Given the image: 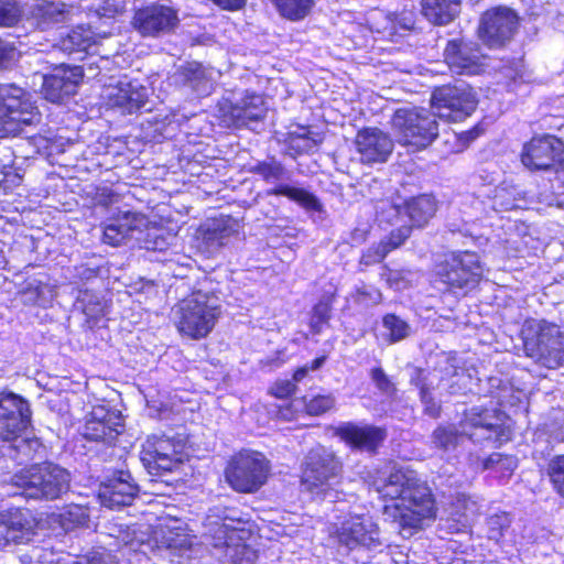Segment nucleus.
Instances as JSON below:
<instances>
[{
    "instance_id": "nucleus-3",
    "label": "nucleus",
    "mask_w": 564,
    "mask_h": 564,
    "mask_svg": "<svg viewBox=\"0 0 564 564\" xmlns=\"http://www.w3.org/2000/svg\"><path fill=\"white\" fill-rule=\"evenodd\" d=\"M525 355L535 362L556 369L564 364V329L546 319H527L521 329Z\"/></svg>"
},
{
    "instance_id": "nucleus-61",
    "label": "nucleus",
    "mask_w": 564,
    "mask_h": 564,
    "mask_svg": "<svg viewBox=\"0 0 564 564\" xmlns=\"http://www.w3.org/2000/svg\"><path fill=\"white\" fill-rule=\"evenodd\" d=\"M296 386L294 382L290 380H282L275 382V384L271 388V392L279 399H285L294 393Z\"/></svg>"
},
{
    "instance_id": "nucleus-15",
    "label": "nucleus",
    "mask_w": 564,
    "mask_h": 564,
    "mask_svg": "<svg viewBox=\"0 0 564 564\" xmlns=\"http://www.w3.org/2000/svg\"><path fill=\"white\" fill-rule=\"evenodd\" d=\"M462 434L473 442L490 441L501 444L509 438V431L502 427L496 410L473 406L464 412L459 423Z\"/></svg>"
},
{
    "instance_id": "nucleus-41",
    "label": "nucleus",
    "mask_w": 564,
    "mask_h": 564,
    "mask_svg": "<svg viewBox=\"0 0 564 564\" xmlns=\"http://www.w3.org/2000/svg\"><path fill=\"white\" fill-rule=\"evenodd\" d=\"M463 435L454 425H440L432 433V443L436 448L452 451L458 446Z\"/></svg>"
},
{
    "instance_id": "nucleus-4",
    "label": "nucleus",
    "mask_w": 564,
    "mask_h": 564,
    "mask_svg": "<svg viewBox=\"0 0 564 564\" xmlns=\"http://www.w3.org/2000/svg\"><path fill=\"white\" fill-rule=\"evenodd\" d=\"M12 479L21 489L19 495L26 499L55 500L70 487L68 470L48 462L32 465L14 475Z\"/></svg>"
},
{
    "instance_id": "nucleus-47",
    "label": "nucleus",
    "mask_w": 564,
    "mask_h": 564,
    "mask_svg": "<svg viewBox=\"0 0 564 564\" xmlns=\"http://www.w3.org/2000/svg\"><path fill=\"white\" fill-rule=\"evenodd\" d=\"M52 290L50 285L42 282H31L22 292L23 302L44 305L47 302V295L51 296Z\"/></svg>"
},
{
    "instance_id": "nucleus-32",
    "label": "nucleus",
    "mask_w": 564,
    "mask_h": 564,
    "mask_svg": "<svg viewBox=\"0 0 564 564\" xmlns=\"http://www.w3.org/2000/svg\"><path fill=\"white\" fill-rule=\"evenodd\" d=\"M69 13L63 2L41 1L31 7L28 19L36 28L45 30L52 24L67 21Z\"/></svg>"
},
{
    "instance_id": "nucleus-8",
    "label": "nucleus",
    "mask_w": 564,
    "mask_h": 564,
    "mask_svg": "<svg viewBox=\"0 0 564 564\" xmlns=\"http://www.w3.org/2000/svg\"><path fill=\"white\" fill-rule=\"evenodd\" d=\"M41 113L28 94L15 85H0V138L15 135L39 123Z\"/></svg>"
},
{
    "instance_id": "nucleus-50",
    "label": "nucleus",
    "mask_w": 564,
    "mask_h": 564,
    "mask_svg": "<svg viewBox=\"0 0 564 564\" xmlns=\"http://www.w3.org/2000/svg\"><path fill=\"white\" fill-rule=\"evenodd\" d=\"M332 306L328 300L319 301L313 308L311 328L315 334L322 332L324 324L330 318Z\"/></svg>"
},
{
    "instance_id": "nucleus-25",
    "label": "nucleus",
    "mask_w": 564,
    "mask_h": 564,
    "mask_svg": "<svg viewBox=\"0 0 564 564\" xmlns=\"http://www.w3.org/2000/svg\"><path fill=\"white\" fill-rule=\"evenodd\" d=\"M355 144L365 164L382 163L393 150L392 139L377 128H366L356 135Z\"/></svg>"
},
{
    "instance_id": "nucleus-21",
    "label": "nucleus",
    "mask_w": 564,
    "mask_h": 564,
    "mask_svg": "<svg viewBox=\"0 0 564 564\" xmlns=\"http://www.w3.org/2000/svg\"><path fill=\"white\" fill-rule=\"evenodd\" d=\"M484 55L477 43L455 39L447 42L444 59L453 73L475 75L481 70Z\"/></svg>"
},
{
    "instance_id": "nucleus-58",
    "label": "nucleus",
    "mask_w": 564,
    "mask_h": 564,
    "mask_svg": "<svg viewBox=\"0 0 564 564\" xmlns=\"http://www.w3.org/2000/svg\"><path fill=\"white\" fill-rule=\"evenodd\" d=\"M13 43L0 39V69L6 68L15 57Z\"/></svg>"
},
{
    "instance_id": "nucleus-7",
    "label": "nucleus",
    "mask_w": 564,
    "mask_h": 564,
    "mask_svg": "<svg viewBox=\"0 0 564 564\" xmlns=\"http://www.w3.org/2000/svg\"><path fill=\"white\" fill-rule=\"evenodd\" d=\"M479 256L470 251L452 252L436 267L437 280L453 292L466 295L482 278Z\"/></svg>"
},
{
    "instance_id": "nucleus-31",
    "label": "nucleus",
    "mask_w": 564,
    "mask_h": 564,
    "mask_svg": "<svg viewBox=\"0 0 564 564\" xmlns=\"http://www.w3.org/2000/svg\"><path fill=\"white\" fill-rule=\"evenodd\" d=\"M445 366L440 371L442 372V381H447V392L452 395L467 394L473 391L475 386L474 378L470 372L457 366L455 356L446 355Z\"/></svg>"
},
{
    "instance_id": "nucleus-38",
    "label": "nucleus",
    "mask_w": 564,
    "mask_h": 564,
    "mask_svg": "<svg viewBox=\"0 0 564 564\" xmlns=\"http://www.w3.org/2000/svg\"><path fill=\"white\" fill-rule=\"evenodd\" d=\"M123 541L132 551L148 555L151 552H156L158 531L154 532L153 536H150L148 532L138 528H129Z\"/></svg>"
},
{
    "instance_id": "nucleus-17",
    "label": "nucleus",
    "mask_w": 564,
    "mask_h": 564,
    "mask_svg": "<svg viewBox=\"0 0 564 564\" xmlns=\"http://www.w3.org/2000/svg\"><path fill=\"white\" fill-rule=\"evenodd\" d=\"M180 23L177 11L153 3L135 11L132 25L142 35L156 37L173 32Z\"/></svg>"
},
{
    "instance_id": "nucleus-46",
    "label": "nucleus",
    "mask_w": 564,
    "mask_h": 564,
    "mask_svg": "<svg viewBox=\"0 0 564 564\" xmlns=\"http://www.w3.org/2000/svg\"><path fill=\"white\" fill-rule=\"evenodd\" d=\"M22 7L15 0H0V26L15 25L22 18Z\"/></svg>"
},
{
    "instance_id": "nucleus-12",
    "label": "nucleus",
    "mask_w": 564,
    "mask_h": 564,
    "mask_svg": "<svg viewBox=\"0 0 564 564\" xmlns=\"http://www.w3.org/2000/svg\"><path fill=\"white\" fill-rule=\"evenodd\" d=\"M431 100L436 117L453 122L470 116L477 106L475 94L466 85L438 87Z\"/></svg>"
},
{
    "instance_id": "nucleus-62",
    "label": "nucleus",
    "mask_w": 564,
    "mask_h": 564,
    "mask_svg": "<svg viewBox=\"0 0 564 564\" xmlns=\"http://www.w3.org/2000/svg\"><path fill=\"white\" fill-rule=\"evenodd\" d=\"M95 197L98 204L108 206L115 203L119 195H117L112 189L104 187L97 189Z\"/></svg>"
},
{
    "instance_id": "nucleus-10",
    "label": "nucleus",
    "mask_w": 564,
    "mask_h": 564,
    "mask_svg": "<svg viewBox=\"0 0 564 564\" xmlns=\"http://www.w3.org/2000/svg\"><path fill=\"white\" fill-rule=\"evenodd\" d=\"M270 471L269 460L263 454L242 451L228 464L225 477L229 486L238 492H256L267 481Z\"/></svg>"
},
{
    "instance_id": "nucleus-23",
    "label": "nucleus",
    "mask_w": 564,
    "mask_h": 564,
    "mask_svg": "<svg viewBox=\"0 0 564 564\" xmlns=\"http://www.w3.org/2000/svg\"><path fill=\"white\" fill-rule=\"evenodd\" d=\"M122 426L119 411L96 406L83 427V435L89 441L111 443L121 433Z\"/></svg>"
},
{
    "instance_id": "nucleus-37",
    "label": "nucleus",
    "mask_w": 564,
    "mask_h": 564,
    "mask_svg": "<svg viewBox=\"0 0 564 564\" xmlns=\"http://www.w3.org/2000/svg\"><path fill=\"white\" fill-rule=\"evenodd\" d=\"M95 44V35L90 29L77 26L62 40V50L69 54L86 52Z\"/></svg>"
},
{
    "instance_id": "nucleus-45",
    "label": "nucleus",
    "mask_w": 564,
    "mask_h": 564,
    "mask_svg": "<svg viewBox=\"0 0 564 564\" xmlns=\"http://www.w3.org/2000/svg\"><path fill=\"white\" fill-rule=\"evenodd\" d=\"M421 375L422 372L417 371V377L413 378L412 381L420 389V397L424 405V413L436 419L441 414V404L434 400L430 384L425 381V378L421 377Z\"/></svg>"
},
{
    "instance_id": "nucleus-42",
    "label": "nucleus",
    "mask_w": 564,
    "mask_h": 564,
    "mask_svg": "<svg viewBox=\"0 0 564 564\" xmlns=\"http://www.w3.org/2000/svg\"><path fill=\"white\" fill-rule=\"evenodd\" d=\"M250 172L262 177L267 183H275L285 178L286 170L275 159L258 162L250 169Z\"/></svg>"
},
{
    "instance_id": "nucleus-1",
    "label": "nucleus",
    "mask_w": 564,
    "mask_h": 564,
    "mask_svg": "<svg viewBox=\"0 0 564 564\" xmlns=\"http://www.w3.org/2000/svg\"><path fill=\"white\" fill-rule=\"evenodd\" d=\"M372 486L383 499L392 501L384 506L383 514L399 523L402 534L411 535L425 520L435 517L436 507L432 491L414 470L394 469L387 479L375 481Z\"/></svg>"
},
{
    "instance_id": "nucleus-22",
    "label": "nucleus",
    "mask_w": 564,
    "mask_h": 564,
    "mask_svg": "<svg viewBox=\"0 0 564 564\" xmlns=\"http://www.w3.org/2000/svg\"><path fill=\"white\" fill-rule=\"evenodd\" d=\"M82 79V67L61 65L43 77L42 94L46 100L61 104L76 94Z\"/></svg>"
},
{
    "instance_id": "nucleus-29",
    "label": "nucleus",
    "mask_w": 564,
    "mask_h": 564,
    "mask_svg": "<svg viewBox=\"0 0 564 564\" xmlns=\"http://www.w3.org/2000/svg\"><path fill=\"white\" fill-rule=\"evenodd\" d=\"M436 200L429 195L413 197L405 202L403 206L394 204L388 205V221H392V217L405 214L412 221V226L423 227L435 215Z\"/></svg>"
},
{
    "instance_id": "nucleus-30",
    "label": "nucleus",
    "mask_w": 564,
    "mask_h": 564,
    "mask_svg": "<svg viewBox=\"0 0 564 564\" xmlns=\"http://www.w3.org/2000/svg\"><path fill=\"white\" fill-rule=\"evenodd\" d=\"M35 519L22 511L0 520V543H26L35 534Z\"/></svg>"
},
{
    "instance_id": "nucleus-6",
    "label": "nucleus",
    "mask_w": 564,
    "mask_h": 564,
    "mask_svg": "<svg viewBox=\"0 0 564 564\" xmlns=\"http://www.w3.org/2000/svg\"><path fill=\"white\" fill-rule=\"evenodd\" d=\"M398 141L413 151L429 147L438 134L436 115L425 108H401L392 117Z\"/></svg>"
},
{
    "instance_id": "nucleus-11",
    "label": "nucleus",
    "mask_w": 564,
    "mask_h": 564,
    "mask_svg": "<svg viewBox=\"0 0 564 564\" xmlns=\"http://www.w3.org/2000/svg\"><path fill=\"white\" fill-rule=\"evenodd\" d=\"M332 536L336 539L339 546L348 551L376 550L383 544L378 524L371 517L365 514H354L344 519L335 527Z\"/></svg>"
},
{
    "instance_id": "nucleus-48",
    "label": "nucleus",
    "mask_w": 564,
    "mask_h": 564,
    "mask_svg": "<svg viewBox=\"0 0 564 564\" xmlns=\"http://www.w3.org/2000/svg\"><path fill=\"white\" fill-rule=\"evenodd\" d=\"M383 326L389 332L391 343L402 340L409 335V325L394 314H388L383 317Z\"/></svg>"
},
{
    "instance_id": "nucleus-52",
    "label": "nucleus",
    "mask_w": 564,
    "mask_h": 564,
    "mask_svg": "<svg viewBox=\"0 0 564 564\" xmlns=\"http://www.w3.org/2000/svg\"><path fill=\"white\" fill-rule=\"evenodd\" d=\"M510 520L507 514H494L487 520V534L490 540L499 541L505 530L509 528Z\"/></svg>"
},
{
    "instance_id": "nucleus-16",
    "label": "nucleus",
    "mask_w": 564,
    "mask_h": 564,
    "mask_svg": "<svg viewBox=\"0 0 564 564\" xmlns=\"http://www.w3.org/2000/svg\"><path fill=\"white\" fill-rule=\"evenodd\" d=\"M32 411L24 398L10 393H0V440L10 442L31 424Z\"/></svg>"
},
{
    "instance_id": "nucleus-13",
    "label": "nucleus",
    "mask_w": 564,
    "mask_h": 564,
    "mask_svg": "<svg viewBox=\"0 0 564 564\" xmlns=\"http://www.w3.org/2000/svg\"><path fill=\"white\" fill-rule=\"evenodd\" d=\"M184 459V444L181 440L152 435L142 445L141 460L151 475L171 471Z\"/></svg>"
},
{
    "instance_id": "nucleus-57",
    "label": "nucleus",
    "mask_w": 564,
    "mask_h": 564,
    "mask_svg": "<svg viewBox=\"0 0 564 564\" xmlns=\"http://www.w3.org/2000/svg\"><path fill=\"white\" fill-rule=\"evenodd\" d=\"M74 564H117L110 554L104 552H91Z\"/></svg>"
},
{
    "instance_id": "nucleus-5",
    "label": "nucleus",
    "mask_w": 564,
    "mask_h": 564,
    "mask_svg": "<svg viewBox=\"0 0 564 564\" xmlns=\"http://www.w3.org/2000/svg\"><path fill=\"white\" fill-rule=\"evenodd\" d=\"M341 470V462L335 453L318 445L311 448L304 457L301 484L312 495L333 500L336 497L333 486L338 482Z\"/></svg>"
},
{
    "instance_id": "nucleus-14",
    "label": "nucleus",
    "mask_w": 564,
    "mask_h": 564,
    "mask_svg": "<svg viewBox=\"0 0 564 564\" xmlns=\"http://www.w3.org/2000/svg\"><path fill=\"white\" fill-rule=\"evenodd\" d=\"M519 26L517 13L508 7H496L485 11L480 18L478 35L491 48L509 43Z\"/></svg>"
},
{
    "instance_id": "nucleus-24",
    "label": "nucleus",
    "mask_w": 564,
    "mask_h": 564,
    "mask_svg": "<svg viewBox=\"0 0 564 564\" xmlns=\"http://www.w3.org/2000/svg\"><path fill=\"white\" fill-rule=\"evenodd\" d=\"M139 492L138 485L129 471H117L106 484L100 486L99 500L104 507L119 509L130 506Z\"/></svg>"
},
{
    "instance_id": "nucleus-49",
    "label": "nucleus",
    "mask_w": 564,
    "mask_h": 564,
    "mask_svg": "<svg viewBox=\"0 0 564 564\" xmlns=\"http://www.w3.org/2000/svg\"><path fill=\"white\" fill-rule=\"evenodd\" d=\"M547 474L554 488L564 497V455H557L550 460Z\"/></svg>"
},
{
    "instance_id": "nucleus-43",
    "label": "nucleus",
    "mask_w": 564,
    "mask_h": 564,
    "mask_svg": "<svg viewBox=\"0 0 564 564\" xmlns=\"http://www.w3.org/2000/svg\"><path fill=\"white\" fill-rule=\"evenodd\" d=\"M77 303L88 318L98 319L105 314V303L96 293L88 290L80 292Z\"/></svg>"
},
{
    "instance_id": "nucleus-35",
    "label": "nucleus",
    "mask_w": 564,
    "mask_h": 564,
    "mask_svg": "<svg viewBox=\"0 0 564 564\" xmlns=\"http://www.w3.org/2000/svg\"><path fill=\"white\" fill-rule=\"evenodd\" d=\"M158 536L156 552L163 557L182 555L191 545L187 534L174 532L170 529H160Z\"/></svg>"
},
{
    "instance_id": "nucleus-54",
    "label": "nucleus",
    "mask_w": 564,
    "mask_h": 564,
    "mask_svg": "<svg viewBox=\"0 0 564 564\" xmlns=\"http://www.w3.org/2000/svg\"><path fill=\"white\" fill-rule=\"evenodd\" d=\"M123 8L120 0H104L95 7V12L99 18L112 19L121 13Z\"/></svg>"
},
{
    "instance_id": "nucleus-51",
    "label": "nucleus",
    "mask_w": 564,
    "mask_h": 564,
    "mask_svg": "<svg viewBox=\"0 0 564 564\" xmlns=\"http://www.w3.org/2000/svg\"><path fill=\"white\" fill-rule=\"evenodd\" d=\"M335 405L333 394L315 395L305 403L306 412L310 415H321L329 411Z\"/></svg>"
},
{
    "instance_id": "nucleus-18",
    "label": "nucleus",
    "mask_w": 564,
    "mask_h": 564,
    "mask_svg": "<svg viewBox=\"0 0 564 564\" xmlns=\"http://www.w3.org/2000/svg\"><path fill=\"white\" fill-rule=\"evenodd\" d=\"M219 112L228 127L241 128L262 120L267 107L261 95L246 91L241 98L235 101L225 100L221 102Z\"/></svg>"
},
{
    "instance_id": "nucleus-20",
    "label": "nucleus",
    "mask_w": 564,
    "mask_h": 564,
    "mask_svg": "<svg viewBox=\"0 0 564 564\" xmlns=\"http://www.w3.org/2000/svg\"><path fill=\"white\" fill-rule=\"evenodd\" d=\"M563 142L553 135L545 134L532 138L523 145L522 164L531 171H546L561 160Z\"/></svg>"
},
{
    "instance_id": "nucleus-53",
    "label": "nucleus",
    "mask_w": 564,
    "mask_h": 564,
    "mask_svg": "<svg viewBox=\"0 0 564 564\" xmlns=\"http://www.w3.org/2000/svg\"><path fill=\"white\" fill-rule=\"evenodd\" d=\"M21 175L13 165L0 163V191L8 192L20 185Z\"/></svg>"
},
{
    "instance_id": "nucleus-26",
    "label": "nucleus",
    "mask_w": 564,
    "mask_h": 564,
    "mask_svg": "<svg viewBox=\"0 0 564 564\" xmlns=\"http://www.w3.org/2000/svg\"><path fill=\"white\" fill-rule=\"evenodd\" d=\"M336 434L352 448L376 453L387 437L384 429L352 422L343 423Z\"/></svg>"
},
{
    "instance_id": "nucleus-39",
    "label": "nucleus",
    "mask_w": 564,
    "mask_h": 564,
    "mask_svg": "<svg viewBox=\"0 0 564 564\" xmlns=\"http://www.w3.org/2000/svg\"><path fill=\"white\" fill-rule=\"evenodd\" d=\"M280 14L291 21H300L310 14L315 0H274Z\"/></svg>"
},
{
    "instance_id": "nucleus-28",
    "label": "nucleus",
    "mask_w": 564,
    "mask_h": 564,
    "mask_svg": "<svg viewBox=\"0 0 564 564\" xmlns=\"http://www.w3.org/2000/svg\"><path fill=\"white\" fill-rule=\"evenodd\" d=\"M147 219L138 213L124 212L109 220L104 227L102 241L110 246H119L142 232Z\"/></svg>"
},
{
    "instance_id": "nucleus-60",
    "label": "nucleus",
    "mask_w": 564,
    "mask_h": 564,
    "mask_svg": "<svg viewBox=\"0 0 564 564\" xmlns=\"http://www.w3.org/2000/svg\"><path fill=\"white\" fill-rule=\"evenodd\" d=\"M371 379L381 391L389 393L393 390L390 379L381 368L371 370Z\"/></svg>"
},
{
    "instance_id": "nucleus-9",
    "label": "nucleus",
    "mask_w": 564,
    "mask_h": 564,
    "mask_svg": "<svg viewBox=\"0 0 564 564\" xmlns=\"http://www.w3.org/2000/svg\"><path fill=\"white\" fill-rule=\"evenodd\" d=\"M205 543L212 547L213 556L223 562L242 564L250 561L253 552L242 543L238 531L226 523V518L208 514L204 522Z\"/></svg>"
},
{
    "instance_id": "nucleus-36",
    "label": "nucleus",
    "mask_w": 564,
    "mask_h": 564,
    "mask_svg": "<svg viewBox=\"0 0 564 564\" xmlns=\"http://www.w3.org/2000/svg\"><path fill=\"white\" fill-rule=\"evenodd\" d=\"M267 195L285 196L296 202L299 205H301L307 210L319 212L322 209V204L319 203L318 198L314 194L307 192L304 188H297L292 187L290 185L280 184L271 189H268Z\"/></svg>"
},
{
    "instance_id": "nucleus-55",
    "label": "nucleus",
    "mask_w": 564,
    "mask_h": 564,
    "mask_svg": "<svg viewBox=\"0 0 564 564\" xmlns=\"http://www.w3.org/2000/svg\"><path fill=\"white\" fill-rule=\"evenodd\" d=\"M390 252V248L387 245L380 242L376 247L369 248L361 257V263L365 265H372L381 262Z\"/></svg>"
},
{
    "instance_id": "nucleus-27",
    "label": "nucleus",
    "mask_w": 564,
    "mask_h": 564,
    "mask_svg": "<svg viewBox=\"0 0 564 564\" xmlns=\"http://www.w3.org/2000/svg\"><path fill=\"white\" fill-rule=\"evenodd\" d=\"M20 437V435L18 436ZM14 444H7L0 447V482H4L15 466L32 459L34 454L42 447L41 442L33 438H17Z\"/></svg>"
},
{
    "instance_id": "nucleus-34",
    "label": "nucleus",
    "mask_w": 564,
    "mask_h": 564,
    "mask_svg": "<svg viewBox=\"0 0 564 564\" xmlns=\"http://www.w3.org/2000/svg\"><path fill=\"white\" fill-rule=\"evenodd\" d=\"M175 76L180 83L189 86L199 95L208 94L212 88L206 69L198 63H187L181 66Z\"/></svg>"
},
{
    "instance_id": "nucleus-19",
    "label": "nucleus",
    "mask_w": 564,
    "mask_h": 564,
    "mask_svg": "<svg viewBox=\"0 0 564 564\" xmlns=\"http://www.w3.org/2000/svg\"><path fill=\"white\" fill-rule=\"evenodd\" d=\"M102 99L109 108H118L122 113H132L144 107L148 101V90L138 82L123 77L105 86Z\"/></svg>"
},
{
    "instance_id": "nucleus-63",
    "label": "nucleus",
    "mask_w": 564,
    "mask_h": 564,
    "mask_svg": "<svg viewBox=\"0 0 564 564\" xmlns=\"http://www.w3.org/2000/svg\"><path fill=\"white\" fill-rule=\"evenodd\" d=\"M164 246H165V241L162 238H160L155 231L147 234V239L143 243V247L145 249H153V250L162 249V248H164Z\"/></svg>"
},
{
    "instance_id": "nucleus-64",
    "label": "nucleus",
    "mask_w": 564,
    "mask_h": 564,
    "mask_svg": "<svg viewBox=\"0 0 564 564\" xmlns=\"http://www.w3.org/2000/svg\"><path fill=\"white\" fill-rule=\"evenodd\" d=\"M216 6L224 10L236 11L241 9L247 0H212Z\"/></svg>"
},
{
    "instance_id": "nucleus-44",
    "label": "nucleus",
    "mask_w": 564,
    "mask_h": 564,
    "mask_svg": "<svg viewBox=\"0 0 564 564\" xmlns=\"http://www.w3.org/2000/svg\"><path fill=\"white\" fill-rule=\"evenodd\" d=\"M88 511L79 505L67 506L59 513V523L64 530L69 531L76 527L83 525L88 521Z\"/></svg>"
},
{
    "instance_id": "nucleus-40",
    "label": "nucleus",
    "mask_w": 564,
    "mask_h": 564,
    "mask_svg": "<svg viewBox=\"0 0 564 564\" xmlns=\"http://www.w3.org/2000/svg\"><path fill=\"white\" fill-rule=\"evenodd\" d=\"M232 230L225 224L214 221L202 234V240L208 252H214L227 243Z\"/></svg>"
},
{
    "instance_id": "nucleus-2",
    "label": "nucleus",
    "mask_w": 564,
    "mask_h": 564,
    "mask_svg": "<svg viewBox=\"0 0 564 564\" xmlns=\"http://www.w3.org/2000/svg\"><path fill=\"white\" fill-rule=\"evenodd\" d=\"M221 315V301L213 292L197 291L182 300L174 310L177 330L192 339H203Z\"/></svg>"
},
{
    "instance_id": "nucleus-33",
    "label": "nucleus",
    "mask_w": 564,
    "mask_h": 564,
    "mask_svg": "<svg viewBox=\"0 0 564 564\" xmlns=\"http://www.w3.org/2000/svg\"><path fill=\"white\" fill-rule=\"evenodd\" d=\"M460 0H422V12L432 23L445 25L460 12Z\"/></svg>"
},
{
    "instance_id": "nucleus-56",
    "label": "nucleus",
    "mask_w": 564,
    "mask_h": 564,
    "mask_svg": "<svg viewBox=\"0 0 564 564\" xmlns=\"http://www.w3.org/2000/svg\"><path fill=\"white\" fill-rule=\"evenodd\" d=\"M412 226H401L392 230L387 240H382V245H387L390 251L400 247L411 235Z\"/></svg>"
},
{
    "instance_id": "nucleus-59",
    "label": "nucleus",
    "mask_w": 564,
    "mask_h": 564,
    "mask_svg": "<svg viewBox=\"0 0 564 564\" xmlns=\"http://www.w3.org/2000/svg\"><path fill=\"white\" fill-rule=\"evenodd\" d=\"M31 558H35L39 564H55L59 561L53 550L44 547H34L32 550Z\"/></svg>"
}]
</instances>
